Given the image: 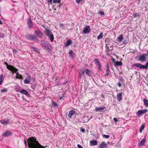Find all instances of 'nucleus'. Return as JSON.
I'll list each match as a JSON object with an SVG mask.
<instances>
[{"label":"nucleus","instance_id":"nucleus-1","mask_svg":"<svg viewBox=\"0 0 148 148\" xmlns=\"http://www.w3.org/2000/svg\"><path fill=\"white\" fill-rule=\"evenodd\" d=\"M28 147L29 148H45L43 146L39 144L36 140L35 138L32 137L29 138L27 140Z\"/></svg>","mask_w":148,"mask_h":148},{"label":"nucleus","instance_id":"nucleus-2","mask_svg":"<svg viewBox=\"0 0 148 148\" xmlns=\"http://www.w3.org/2000/svg\"><path fill=\"white\" fill-rule=\"evenodd\" d=\"M41 45L43 49L47 51L48 52H50L52 49L51 45L47 42L44 40L41 41Z\"/></svg>","mask_w":148,"mask_h":148},{"label":"nucleus","instance_id":"nucleus-3","mask_svg":"<svg viewBox=\"0 0 148 148\" xmlns=\"http://www.w3.org/2000/svg\"><path fill=\"white\" fill-rule=\"evenodd\" d=\"M26 38L28 40H34L36 42L39 41V40L36 36L32 35H27L26 36Z\"/></svg>","mask_w":148,"mask_h":148},{"label":"nucleus","instance_id":"nucleus-4","mask_svg":"<svg viewBox=\"0 0 148 148\" xmlns=\"http://www.w3.org/2000/svg\"><path fill=\"white\" fill-rule=\"evenodd\" d=\"M146 65H144L140 63H135L133 64V66L139 67L140 69H147L148 66V62L146 63Z\"/></svg>","mask_w":148,"mask_h":148},{"label":"nucleus","instance_id":"nucleus-5","mask_svg":"<svg viewBox=\"0 0 148 148\" xmlns=\"http://www.w3.org/2000/svg\"><path fill=\"white\" fill-rule=\"evenodd\" d=\"M147 111L146 109H144L142 110H138L137 112L138 116L140 117L143 114L146 113Z\"/></svg>","mask_w":148,"mask_h":148},{"label":"nucleus","instance_id":"nucleus-6","mask_svg":"<svg viewBox=\"0 0 148 148\" xmlns=\"http://www.w3.org/2000/svg\"><path fill=\"white\" fill-rule=\"evenodd\" d=\"M147 54L146 53L140 55L139 57V60L141 62H145L146 61V57Z\"/></svg>","mask_w":148,"mask_h":148},{"label":"nucleus","instance_id":"nucleus-7","mask_svg":"<svg viewBox=\"0 0 148 148\" xmlns=\"http://www.w3.org/2000/svg\"><path fill=\"white\" fill-rule=\"evenodd\" d=\"M90 26H86L84 27L83 32L85 34H88L90 32Z\"/></svg>","mask_w":148,"mask_h":148},{"label":"nucleus","instance_id":"nucleus-8","mask_svg":"<svg viewBox=\"0 0 148 148\" xmlns=\"http://www.w3.org/2000/svg\"><path fill=\"white\" fill-rule=\"evenodd\" d=\"M35 34L39 38H42L43 37V34L39 30H35Z\"/></svg>","mask_w":148,"mask_h":148},{"label":"nucleus","instance_id":"nucleus-9","mask_svg":"<svg viewBox=\"0 0 148 148\" xmlns=\"http://www.w3.org/2000/svg\"><path fill=\"white\" fill-rule=\"evenodd\" d=\"M94 61L95 62V63L98 66L99 69L100 70L101 68V65L98 59L97 58H95L94 60Z\"/></svg>","mask_w":148,"mask_h":148},{"label":"nucleus","instance_id":"nucleus-10","mask_svg":"<svg viewBox=\"0 0 148 148\" xmlns=\"http://www.w3.org/2000/svg\"><path fill=\"white\" fill-rule=\"evenodd\" d=\"M27 24L28 25V26L30 28H33V23L30 18H29L27 20Z\"/></svg>","mask_w":148,"mask_h":148},{"label":"nucleus","instance_id":"nucleus-11","mask_svg":"<svg viewBox=\"0 0 148 148\" xmlns=\"http://www.w3.org/2000/svg\"><path fill=\"white\" fill-rule=\"evenodd\" d=\"M7 67L8 69L10 70L11 71H12L13 72L12 73H14L13 72L14 71H16L17 69L15 68H14L12 66L8 65V66H7Z\"/></svg>","mask_w":148,"mask_h":148},{"label":"nucleus","instance_id":"nucleus-12","mask_svg":"<svg viewBox=\"0 0 148 148\" xmlns=\"http://www.w3.org/2000/svg\"><path fill=\"white\" fill-rule=\"evenodd\" d=\"M45 33L46 35L48 36L51 35L52 34V32L47 28H46L44 30Z\"/></svg>","mask_w":148,"mask_h":148},{"label":"nucleus","instance_id":"nucleus-13","mask_svg":"<svg viewBox=\"0 0 148 148\" xmlns=\"http://www.w3.org/2000/svg\"><path fill=\"white\" fill-rule=\"evenodd\" d=\"M12 133L10 131H7L3 134V136L4 137H8L12 134Z\"/></svg>","mask_w":148,"mask_h":148},{"label":"nucleus","instance_id":"nucleus-14","mask_svg":"<svg viewBox=\"0 0 148 148\" xmlns=\"http://www.w3.org/2000/svg\"><path fill=\"white\" fill-rule=\"evenodd\" d=\"M113 60L114 62V65L115 66H121L122 65V63L121 61H115L114 59Z\"/></svg>","mask_w":148,"mask_h":148},{"label":"nucleus","instance_id":"nucleus-15","mask_svg":"<svg viewBox=\"0 0 148 148\" xmlns=\"http://www.w3.org/2000/svg\"><path fill=\"white\" fill-rule=\"evenodd\" d=\"M146 140L145 138L143 139L140 141V142L138 143V145L139 146H143L145 145V142Z\"/></svg>","mask_w":148,"mask_h":148},{"label":"nucleus","instance_id":"nucleus-16","mask_svg":"<svg viewBox=\"0 0 148 148\" xmlns=\"http://www.w3.org/2000/svg\"><path fill=\"white\" fill-rule=\"evenodd\" d=\"M106 73L105 75L106 76H108L109 75L110 71L109 68V65L108 64H107L106 65Z\"/></svg>","mask_w":148,"mask_h":148},{"label":"nucleus","instance_id":"nucleus-17","mask_svg":"<svg viewBox=\"0 0 148 148\" xmlns=\"http://www.w3.org/2000/svg\"><path fill=\"white\" fill-rule=\"evenodd\" d=\"M75 111L74 110H71L68 114V117L69 118H71L72 116L75 113Z\"/></svg>","mask_w":148,"mask_h":148},{"label":"nucleus","instance_id":"nucleus-18","mask_svg":"<svg viewBox=\"0 0 148 148\" xmlns=\"http://www.w3.org/2000/svg\"><path fill=\"white\" fill-rule=\"evenodd\" d=\"M107 147V144L104 142L101 143L99 145V148H106Z\"/></svg>","mask_w":148,"mask_h":148},{"label":"nucleus","instance_id":"nucleus-19","mask_svg":"<svg viewBox=\"0 0 148 148\" xmlns=\"http://www.w3.org/2000/svg\"><path fill=\"white\" fill-rule=\"evenodd\" d=\"M72 43V41L71 40H69L66 42V43L64 44V46L65 47L71 45Z\"/></svg>","mask_w":148,"mask_h":148},{"label":"nucleus","instance_id":"nucleus-20","mask_svg":"<svg viewBox=\"0 0 148 148\" xmlns=\"http://www.w3.org/2000/svg\"><path fill=\"white\" fill-rule=\"evenodd\" d=\"M106 108L105 107H97L95 109V110L96 111H100L103 110Z\"/></svg>","mask_w":148,"mask_h":148},{"label":"nucleus","instance_id":"nucleus-21","mask_svg":"<svg viewBox=\"0 0 148 148\" xmlns=\"http://www.w3.org/2000/svg\"><path fill=\"white\" fill-rule=\"evenodd\" d=\"M117 97L118 100L119 101H120L122 99V93H120L117 95Z\"/></svg>","mask_w":148,"mask_h":148},{"label":"nucleus","instance_id":"nucleus-22","mask_svg":"<svg viewBox=\"0 0 148 148\" xmlns=\"http://www.w3.org/2000/svg\"><path fill=\"white\" fill-rule=\"evenodd\" d=\"M9 122V120L8 119L1 120V122L3 124H8Z\"/></svg>","mask_w":148,"mask_h":148},{"label":"nucleus","instance_id":"nucleus-23","mask_svg":"<svg viewBox=\"0 0 148 148\" xmlns=\"http://www.w3.org/2000/svg\"><path fill=\"white\" fill-rule=\"evenodd\" d=\"M90 144L91 145L94 146L97 145V141L96 140H91L90 142Z\"/></svg>","mask_w":148,"mask_h":148},{"label":"nucleus","instance_id":"nucleus-24","mask_svg":"<svg viewBox=\"0 0 148 148\" xmlns=\"http://www.w3.org/2000/svg\"><path fill=\"white\" fill-rule=\"evenodd\" d=\"M123 39V36L122 35H121L117 38V41L119 42H121Z\"/></svg>","mask_w":148,"mask_h":148},{"label":"nucleus","instance_id":"nucleus-25","mask_svg":"<svg viewBox=\"0 0 148 148\" xmlns=\"http://www.w3.org/2000/svg\"><path fill=\"white\" fill-rule=\"evenodd\" d=\"M30 81V78L28 77H27L24 80V82L26 84H28L29 83Z\"/></svg>","mask_w":148,"mask_h":148},{"label":"nucleus","instance_id":"nucleus-26","mask_svg":"<svg viewBox=\"0 0 148 148\" xmlns=\"http://www.w3.org/2000/svg\"><path fill=\"white\" fill-rule=\"evenodd\" d=\"M48 38L52 42L54 40V36L53 34H52L51 35H50L49 36H48Z\"/></svg>","mask_w":148,"mask_h":148},{"label":"nucleus","instance_id":"nucleus-27","mask_svg":"<svg viewBox=\"0 0 148 148\" xmlns=\"http://www.w3.org/2000/svg\"><path fill=\"white\" fill-rule=\"evenodd\" d=\"M22 94L27 95L28 94V92L26 90L23 89L21 90V92Z\"/></svg>","mask_w":148,"mask_h":148},{"label":"nucleus","instance_id":"nucleus-28","mask_svg":"<svg viewBox=\"0 0 148 148\" xmlns=\"http://www.w3.org/2000/svg\"><path fill=\"white\" fill-rule=\"evenodd\" d=\"M91 71L88 69H86L85 70V73L86 74L89 76H90V73Z\"/></svg>","mask_w":148,"mask_h":148},{"label":"nucleus","instance_id":"nucleus-29","mask_svg":"<svg viewBox=\"0 0 148 148\" xmlns=\"http://www.w3.org/2000/svg\"><path fill=\"white\" fill-rule=\"evenodd\" d=\"M143 101L145 106L147 107L148 106V100L146 99H144Z\"/></svg>","mask_w":148,"mask_h":148},{"label":"nucleus","instance_id":"nucleus-30","mask_svg":"<svg viewBox=\"0 0 148 148\" xmlns=\"http://www.w3.org/2000/svg\"><path fill=\"white\" fill-rule=\"evenodd\" d=\"M69 53L70 56H71L73 58H74V55L73 53V52L72 50L70 51Z\"/></svg>","mask_w":148,"mask_h":148},{"label":"nucleus","instance_id":"nucleus-31","mask_svg":"<svg viewBox=\"0 0 148 148\" xmlns=\"http://www.w3.org/2000/svg\"><path fill=\"white\" fill-rule=\"evenodd\" d=\"M145 128V125H142L140 127L139 132L140 133H141L143 130Z\"/></svg>","mask_w":148,"mask_h":148},{"label":"nucleus","instance_id":"nucleus-32","mask_svg":"<svg viewBox=\"0 0 148 148\" xmlns=\"http://www.w3.org/2000/svg\"><path fill=\"white\" fill-rule=\"evenodd\" d=\"M102 34V33H101L97 37V38L99 40L101 39L103 37Z\"/></svg>","mask_w":148,"mask_h":148},{"label":"nucleus","instance_id":"nucleus-33","mask_svg":"<svg viewBox=\"0 0 148 148\" xmlns=\"http://www.w3.org/2000/svg\"><path fill=\"white\" fill-rule=\"evenodd\" d=\"M31 48L32 49L35 51L36 52H39V49L36 48L34 47H31Z\"/></svg>","mask_w":148,"mask_h":148},{"label":"nucleus","instance_id":"nucleus-34","mask_svg":"<svg viewBox=\"0 0 148 148\" xmlns=\"http://www.w3.org/2000/svg\"><path fill=\"white\" fill-rule=\"evenodd\" d=\"M140 16V14H137V13L134 14L133 15L134 18H136L137 17H139Z\"/></svg>","mask_w":148,"mask_h":148},{"label":"nucleus","instance_id":"nucleus-35","mask_svg":"<svg viewBox=\"0 0 148 148\" xmlns=\"http://www.w3.org/2000/svg\"><path fill=\"white\" fill-rule=\"evenodd\" d=\"M63 95L62 96H60L59 97V98L61 100L62 99H63L64 98H65L64 96V93H63Z\"/></svg>","mask_w":148,"mask_h":148},{"label":"nucleus","instance_id":"nucleus-36","mask_svg":"<svg viewBox=\"0 0 148 148\" xmlns=\"http://www.w3.org/2000/svg\"><path fill=\"white\" fill-rule=\"evenodd\" d=\"M61 1V0H53V2L55 3H60Z\"/></svg>","mask_w":148,"mask_h":148},{"label":"nucleus","instance_id":"nucleus-37","mask_svg":"<svg viewBox=\"0 0 148 148\" xmlns=\"http://www.w3.org/2000/svg\"><path fill=\"white\" fill-rule=\"evenodd\" d=\"M8 91V90L6 89H4L1 90V92L2 93H4L7 92Z\"/></svg>","mask_w":148,"mask_h":148},{"label":"nucleus","instance_id":"nucleus-38","mask_svg":"<svg viewBox=\"0 0 148 148\" xmlns=\"http://www.w3.org/2000/svg\"><path fill=\"white\" fill-rule=\"evenodd\" d=\"M103 138H108L110 137V135L103 134Z\"/></svg>","mask_w":148,"mask_h":148},{"label":"nucleus","instance_id":"nucleus-39","mask_svg":"<svg viewBox=\"0 0 148 148\" xmlns=\"http://www.w3.org/2000/svg\"><path fill=\"white\" fill-rule=\"evenodd\" d=\"M16 78H18V79H22L23 78V77L21 75H19L18 76H16Z\"/></svg>","mask_w":148,"mask_h":148},{"label":"nucleus","instance_id":"nucleus-40","mask_svg":"<svg viewBox=\"0 0 148 148\" xmlns=\"http://www.w3.org/2000/svg\"><path fill=\"white\" fill-rule=\"evenodd\" d=\"M3 75L2 74L0 75V81L2 82L3 81Z\"/></svg>","mask_w":148,"mask_h":148},{"label":"nucleus","instance_id":"nucleus-41","mask_svg":"<svg viewBox=\"0 0 148 148\" xmlns=\"http://www.w3.org/2000/svg\"><path fill=\"white\" fill-rule=\"evenodd\" d=\"M83 0H76V2L78 4Z\"/></svg>","mask_w":148,"mask_h":148},{"label":"nucleus","instance_id":"nucleus-42","mask_svg":"<svg viewBox=\"0 0 148 148\" xmlns=\"http://www.w3.org/2000/svg\"><path fill=\"white\" fill-rule=\"evenodd\" d=\"M18 71V69H17L16 71H14L13 72H14L16 74V76H18L19 75H20L19 74V73H17V71Z\"/></svg>","mask_w":148,"mask_h":148},{"label":"nucleus","instance_id":"nucleus-43","mask_svg":"<svg viewBox=\"0 0 148 148\" xmlns=\"http://www.w3.org/2000/svg\"><path fill=\"white\" fill-rule=\"evenodd\" d=\"M113 121L115 123H116L117 122H118L117 119L115 118L113 119Z\"/></svg>","mask_w":148,"mask_h":148},{"label":"nucleus","instance_id":"nucleus-44","mask_svg":"<svg viewBox=\"0 0 148 148\" xmlns=\"http://www.w3.org/2000/svg\"><path fill=\"white\" fill-rule=\"evenodd\" d=\"M77 146L78 148H83L82 146L79 144L77 145Z\"/></svg>","mask_w":148,"mask_h":148},{"label":"nucleus","instance_id":"nucleus-45","mask_svg":"<svg viewBox=\"0 0 148 148\" xmlns=\"http://www.w3.org/2000/svg\"><path fill=\"white\" fill-rule=\"evenodd\" d=\"M99 14L101 15H103L104 14V12H99Z\"/></svg>","mask_w":148,"mask_h":148},{"label":"nucleus","instance_id":"nucleus-46","mask_svg":"<svg viewBox=\"0 0 148 148\" xmlns=\"http://www.w3.org/2000/svg\"><path fill=\"white\" fill-rule=\"evenodd\" d=\"M83 74H82V73H79V77L80 78H81L82 77V76H83Z\"/></svg>","mask_w":148,"mask_h":148},{"label":"nucleus","instance_id":"nucleus-47","mask_svg":"<svg viewBox=\"0 0 148 148\" xmlns=\"http://www.w3.org/2000/svg\"><path fill=\"white\" fill-rule=\"evenodd\" d=\"M127 42L126 40H124L123 42V44H127Z\"/></svg>","mask_w":148,"mask_h":148},{"label":"nucleus","instance_id":"nucleus-48","mask_svg":"<svg viewBox=\"0 0 148 148\" xmlns=\"http://www.w3.org/2000/svg\"><path fill=\"white\" fill-rule=\"evenodd\" d=\"M85 130L83 129V128H82L81 130V131L82 132H85Z\"/></svg>","mask_w":148,"mask_h":148},{"label":"nucleus","instance_id":"nucleus-49","mask_svg":"<svg viewBox=\"0 0 148 148\" xmlns=\"http://www.w3.org/2000/svg\"><path fill=\"white\" fill-rule=\"evenodd\" d=\"M118 85L119 87H121V84L120 83H118Z\"/></svg>","mask_w":148,"mask_h":148},{"label":"nucleus","instance_id":"nucleus-50","mask_svg":"<svg viewBox=\"0 0 148 148\" xmlns=\"http://www.w3.org/2000/svg\"><path fill=\"white\" fill-rule=\"evenodd\" d=\"M24 143H25V145L26 146L27 144V143H26V141L25 139L24 140Z\"/></svg>","mask_w":148,"mask_h":148},{"label":"nucleus","instance_id":"nucleus-51","mask_svg":"<svg viewBox=\"0 0 148 148\" xmlns=\"http://www.w3.org/2000/svg\"><path fill=\"white\" fill-rule=\"evenodd\" d=\"M85 72V71H82V73H82V74L84 75Z\"/></svg>","mask_w":148,"mask_h":148},{"label":"nucleus","instance_id":"nucleus-52","mask_svg":"<svg viewBox=\"0 0 148 148\" xmlns=\"http://www.w3.org/2000/svg\"><path fill=\"white\" fill-rule=\"evenodd\" d=\"M41 26L42 27H43L44 28H45V29L46 28L45 26L44 25H42Z\"/></svg>","mask_w":148,"mask_h":148},{"label":"nucleus","instance_id":"nucleus-53","mask_svg":"<svg viewBox=\"0 0 148 148\" xmlns=\"http://www.w3.org/2000/svg\"><path fill=\"white\" fill-rule=\"evenodd\" d=\"M53 105H54L55 106H57V104H56V103H53Z\"/></svg>","mask_w":148,"mask_h":148},{"label":"nucleus","instance_id":"nucleus-54","mask_svg":"<svg viewBox=\"0 0 148 148\" xmlns=\"http://www.w3.org/2000/svg\"><path fill=\"white\" fill-rule=\"evenodd\" d=\"M3 23L1 22V21L0 20V24H2Z\"/></svg>","mask_w":148,"mask_h":148},{"label":"nucleus","instance_id":"nucleus-55","mask_svg":"<svg viewBox=\"0 0 148 148\" xmlns=\"http://www.w3.org/2000/svg\"><path fill=\"white\" fill-rule=\"evenodd\" d=\"M5 64L6 65H7V66L8 65V64L6 62H5Z\"/></svg>","mask_w":148,"mask_h":148},{"label":"nucleus","instance_id":"nucleus-56","mask_svg":"<svg viewBox=\"0 0 148 148\" xmlns=\"http://www.w3.org/2000/svg\"><path fill=\"white\" fill-rule=\"evenodd\" d=\"M2 83V82L0 81V85H1Z\"/></svg>","mask_w":148,"mask_h":148},{"label":"nucleus","instance_id":"nucleus-57","mask_svg":"<svg viewBox=\"0 0 148 148\" xmlns=\"http://www.w3.org/2000/svg\"><path fill=\"white\" fill-rule=\"evenodd\" d=\"M2 83V82L0 81V85H1Z\"/></svg>","mask_w":148,"mask_h":148},{"label":"nucleus","instance_id":"nucleus-58","mask_svg":"<svg viewBox=\"0 0 148 148\" xmlns=\"http://www.w3.org/2000/svg\"><path fill=\"white\" fill-rule=\"evenodd\" d=\"M52 0H51V1H50V3L52 4Z\"/></svg>","mask_w":148,"mask_h":148},{"label":"nucleus","instance_id":"nucleus-59","mask_svg":"<svg viewBox=\"0 0 148 148\" xmlns=\"http://www.w3.org/2000/svg\"><path fill=\"white\" fill-rule=\"evenodd\" d=\"M61 93H62V92H59V94H61Z\"/></svg>","mask_w":148,"mask_h":148}]
</instances>
